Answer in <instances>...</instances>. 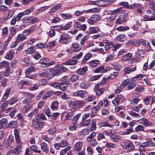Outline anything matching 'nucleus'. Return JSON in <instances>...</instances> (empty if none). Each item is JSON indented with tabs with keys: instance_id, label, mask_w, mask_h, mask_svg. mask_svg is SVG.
Segmentation results:
<instances>
[{
	"instance_id": "obj_61",
	"label": "nucleus",
	"mask_w": 155,
	"mask_h": 155,
	"mask_svg": "<svg viewBox=\"0 0 155 155\" xmlns=\"http://www.w3.org/2000/svg\"><path fill=\"white\" fill-rule=\"evenodd\" d=\"M153 100V97L151 96L147 97L144 100V102L145 104H147L149 102Z\"/></svg>"
},
{
	"instance_id": "obj_35",
	"label": "nucleus",
	"mask_w": 155,
	"mask_h": 155,
	"mask_svg": "<svg viewBox=\"0 0 155 155\" xmlns=\"http://www.w3.org/2000/svg\"><path fill=\"white\" fill-rule=\"evenodd\" d=\"M30 149L31 151H33L35 153L37 152L38 153H40L41 152V151L40 150H38L37 146L35 145L31 146Z\"/></svg>"
},
{
	"instance_id": "obj_1",
	"label": "nucleus",
	"mask_w": 155,
	"mask_h": 155,
	"mask_svg": "<svg viewBox=\"0 0 155 155\" xmlns=\"http://www.w3.org/2000/svg\"><path fill=\"white\" fill-rule=\"evenodd\" d=\"M133 78H128L124 81L120 85L119 87H118L114 91V93L117 94L119 93L122 89L126 86L129 84H130L128 86V89L130 90L134 88L136 85L135 80H133Z\"/></svg>"
},
{
	"instance_id": "obj_46",
	"label": "nucleus",
	"mask_w": 155,
	"mask_h": 155,
	"mask_svg": "<svg viewBox=\"0 0 155 155\" xmlns=\"http://www.w3.org/2000/svg\"><path fill=\"white\" fill-rule=\"evenodd\" d=\"M105 89L103 88L96 89V92L97 95L98 96H100L103 93Z\"/></svg>"
},
{
	"instance_id": "obj_52",
	"label": "nucleus",
	"mask_w": 155,
	"mask_h": 155,
	"mask_svg": "<svg viewBox=\"0 0 155 155\" xmlns=\"http://www.w3.org/2000/svg\"><path fill=\"white\" fill-rule=\"evenodd\" d=\"M11 68L10 67H8L6 69L4 73V76L5 77H9V74L11 73L10 70Z\"/></svg>"
},
{
	"instance_id": "obj_40",
	"label": "nucleus",
	"mask_w": 155,
	"mask_h": 155,
	"mask_svg": "<svg viewBox=\"0 0 155 155\" xmlns=\"http://www.w3.org/2000/svg\"><path fill=\"white\" fill-rule=\"evenodd\" d=\"M132 55L131 53H128L124 55L122 58L123 60L124 61H126L129 60L132 57Z\"/></svg>"
},
{
	"instance_id": "obj_47",
	"label": "nucleus",
	"mask_w": 155,
	"mask_h": 155,
	"mask_svg": "<svg viewBox=\"0 0 155 155\" xmlns=\"http://www.w3.org/2000/svg\"><path fill=\"white\" fill-rule=\"evenodd\" d=\"M22 94L23 95H24L25 97H28V98H31L32 97H33L34 96V94H33L26 92H23Z\"/></svg>"
},
{
	"instance_id": "obj_9",
	"label": "nucleus",
	"mask_w": 155,
	"mask_h": 155,
	"mask_svg": "<svg viewBox=\"0 0 155 155\" xmlns=\"http://www.w3.org/2000/svg\"><path fill=\"white\" fill-rule=\"evenodd\" d=\"M73 95L74 96H77L81 98L86 97L87 96V92L83 91H79L74 92Z\"/></svg>"
},
{
	"instance_id": "obj_28",
	"label": "nucleus",
	"mask_w": 155,
	"mask_h": 155,
	"mask_svg": "<svg viewBox=\"0 0 155 155\" xmlns=\"http://www.w3.org/2000/svg\"><path fill=\"white\" fill-rule=\"evenodd\" d=\"M96 5L101 6L106 5L107 3L105 0H98L96 1Z\"/></svg>"
},
{
	"instance_id": "obj_54",
	"label": "nucleus",
	"mask_w": 155,
	"mask_h": 155,
	"mask_svg": "<svg viewBox=\"0 0 155 155\" xmlns=\"http://www.w3.org/2000/svg\"><path fill=\"white\" fill-rule=\"evenodd\" d=\"M35 118H37L38 119H40L42 120H46V118L44 114H38L37 115Z\"/></svg>"
},
{
	"instance_id": "obj_19",
	"label": "nucleus",
	"mask_w": 155,
	"mask_h": 155,
	"mask_svg": "<svg viewBox=\"0 0 155 155\" xmlns=\"http://www.w3.org/2000/svg\"><path fill=\"white\" fill-rule=\"evenodd\" d=\"M22 147V146L17 145L13 150V153L14 154H18L21 152Z\"/></svg>"
},
{
	"instance_id": "obj_21",
	"label": "nucleus",
	"mask_w": 155,
	"mask_h": 155,
	"mask_svg": "<svg viewBox=\"0 0 155 155\" xmlns=\"http://www.w3.org/2000/svg\"><path fill=\"white\" fill-rule=\"evenodd\" d=\"M78 124L76 122H73L72 125H71L69 126L68 128L69 130L71 131H74L76 130Z\"/></svg>"
},
{
	"instance_id": "obj_36",
	"label": "nucleus",
	"mask_w": 155,
	"mask_h": 155,
	"mask_svg": "<svg viewBox=\"0 0 155 155\" xmlns=\"http://www.w3.org/2000/svg\"><path fill=\"white\" fill-rule=\"evenodd\" d=\"M31 108V106L28 104H26L22 109V111L23 113H26L29 111Z\"/></svg>"
},
{
	"instance_id": "obj_43",
	"label": "nucleus",
	"mask_w": 155,
	"mask_h": 155,
	"mask_svg": "<svg viewBox=\"0 0 155 155\" xmlns=\"http://www.w3.org/2000/svg\"><path fill=\"white\" fill-rule=\"evenodd\" d=\"M133 131V127H129V128L127 129L126 130L123 132L122 134L123 135H128L132 133Z\"/></svg>"
},
{
	"instance_id": "obj_25",
	"label": "nucleus",
	"mask_w": 155,
	"mask_h": 155,
	"mask_svg": "<svg viewBox=\"0 0 155 155\" xmlns=\"http://www.w3.org/2000/svg\"><path fill=\"white\" fill-rule=\"evenodd\" d=\"M144 54V51L141 49H138L136 53V56L138 58L143 57V55Z\"/></svg>"
},
{
	"instance_id": "obj_4",
	"label": "nucleus",
	"mask_w": 155,
	"mask_h": 155,
	"mask_svg": "<svg viewBox=\"0 0 155 155\" xmlns=\"http://www.w3.org/2000/svg\"><path fill=\"white\" fill-rule=\"evenodd\" d=\"M32 124L33 127L36 129H39L43 126V121L37 118H34L32 120Z\"/></svg>"
},
{
	"instance_id": "obj_51",
	"label": "nucleus",
	"mask_w": 155,
	"mask_h": 155,
	"mask_svg": "<svg viewBox=\"0 0 155 155\" xmlns=\"http://www.w3.org/2000/svg\"><path fill=\"white\" fill-rule=\"evenodd\" d=\"M100 110V107L99 106H95L93 107L91 109V112L92 114H94Z\"/></svg>"
},
{
	"instance_id": "obj_5",
	"label": "nucleus",
	"mask_w": 155,
	"mask_h": 155,
	"mask_svg": "<svg viewBox=\"0 0 155 155\" xmlns=\"http://www.w3.org/2000/svg\"><path fill=\"white\" fill-rule=\"evenodd\" d=\"M112 69L111 68L108 66L105 67L102 66L96 68L94 70V72L95 73H103L109 71Z\"/></svg>"
},
{
	"instance_id": "obj_60",
	"label": "nucleus",
	"mask_w": 155,
	"mask_h": 155,
	"mask_svg": "<svg viewBox=\"0 0 155 155\" xmlns=\"http://www.w3.org/2000/svg\"><path fill=\"white\" fill-rule=\"evenodd\" d=\"M89 134V131L86 129H84L82 130L80 133V135L84 136L88 134Z\"/></svg>"
},
{
	"instance_id": "obj_50",
	"label": "nucleus",
	"mask_w": 155,
	"mask_h": 155,
	"mask_svg": "<svg viewBox=\"0 0 155 155\" xmlns=\"http://www.w3.org/2000/svg\"><path fill=\"white\" fill-rule=\"evenodd\" d=\"M48 131L49 134L50 135H54L56 132L55 127H53L51 128Z\"/></svg>"
},
{
	"instance_id": "obj_38",
	"label": "nucleus",
	"mask_w": 155,
	"mask_h": 155,
	"mask_svg": "<svg viewBox=\"0 0 155 155\" xmlns=\"http://www.w3.org/2000/svg\"><path fill=\"white\" fill-rule=\"evenodd\" d=\"M96 135V133L95 132H92L90 135L86 139V142H89L91 140L94 138Z\"/></svg>"
},
{
	"instance_id": "obj_13",
	"label": "nucleus",
	"mask_w": 155,
	"mask_h": 155,
	"mask_svg": "<svg viewBox=\"0 0 155 155\" xmlns=\"http://www.w3.org/2000/svg\"><path fill=\"white\" fill-rule=\"evenodd\" d=\"M15 53V51L12 49L9 51V52L5 56V59L9 60H11L13 57V54Z\"/></svg>"
},
{
	"instance_id": "obj_16",
	"label": "nucleus",
	"mask_w": 155,
	"mask_h": 155,
	"mask_svg": "<svg viewBox=\"0 0 155 155\" xmlns=\"http://www.w3.org/2000/svg\"><path fill=\"white\" fill-rule=\"evenodd\" d=\"M18 125V122L15 121H12L7 125H5L6 127H11L12 128H15Z\"/></svg>"
},
{
	"instance_id": "obj_58",
	"label": "nucleus",
	"mask_w": 155,
	"mask_h": 155,
	"mask_svg": "<svg viewBox=\"0 0 155 155\" xmlns=\"http://www.w3.org/2000/svg\"><path fill=\"white\" fill-rule=\"evenodd\" d=\"M7 104L5 103L2 104L0 106V112H2L4 110H5L7 107Z\"/></svg>"
},
{
	"instance_id": "obj_30",
	"label": "nucleus",
	"mask_w": 155,
	"mask_h": 155,
	"mask_svg": "<svg viewBox=\"0 0 155 155\" xmlns=\"http://www.w3.org/2000/svg\"><path fill=\"white\" fill-rule=\"evenodd\" d=\"M35 51V47L30 46V48L26 50L25 52L27 54H31Z\"/></svg>"
},
{
	"instance_id": "obj_49",
	"label": "nucleus",
	"mask_w": 155,
	"mask_h": 155,
	"mask_svg": "<svg viewBox=\"0 0 155 155\" xmlns=\"http://www.w3.org/2000/svg\"><path fill=\"white\" fill-rule=\"evenodd\" d=\"M91 18L94 22L96 21H97L100 18V17L97 15H92L91 17Z\"/></svg>"
},
{
	"instance_id": "obj_6",
	"label": "nucleus",
	"mask_w": 155,
	"mask_h": 155,
	"mask_svg": "<svg viewBox=\"0 0 155 155\" xmlns=\"http://www.w3.org/2000/svg\"><path fill=\"white\" fill-rule=\"evenodd\" d=\"M125 99V98L121 95H118L112 101L113 104L115 106H116L119 104L121 101H124Z\"/></svg>"
},
{
	"instance_id": "obj_63",
	"label": "nucleus",
	"mask_w": 155,
	"mask_h": 155,
	"mask_svg": "<svg viewBox=\"0 0 155 155\" xmlns=\"http://www.w3.org/2000/svg\"><path fill=\"white\" fill-rule=\"evenodd\" d=\"M81 113H79L78 114L76 115L73 118L72 120L73 121V122H76L77 123V121L79 118L81 117Z\"/></svg>"
},
{
	"instance_id": "obj_42",
	"label": "nucleus",
	"mask_w": 155,
	"mask_h": 155,
	"mask_svg": "<svg viewBox=\"0 0 155 155\" xmlns=\"http://www.w3.org/2000/svg\"><path fill=\"white\" fill-rule=\"evenodd\" d=\"M58 67V70H61V71L62 72H65L68 70V68L64 67L63 65H58L57 66Z\"/></svg>"
},
{
	"instance_id": "obj_26",
	"label": "nucleus",
	"mask_w": 155,
	"mask_h": 155,
	"mask_svg": "<svg viewBox=\"0 0 155 155\" xmlns=\"http://www.w3.org/2000/svg\"><path fill=\"white\" fill-rule=\"evenodd\" d=\"M137 41L135 40H130L127 41L126 43V45H133L136 46Z\"/></svg>"
},
{
	"instance_id": "obj_7",
	"label": "nucleus",
	"mask_w": 155,
	"mask_h": 155,
	"mask_svg": "<svg viewBox=\"0 0 155 155\" xmlns=\"http://www.w3.org/2000/svg\"><path fill=\"white\" fill-rule=\"evenodd\" d=\"M82 147V142L79 141L76 143L74 145V153L76 154H78V152L81 150Z\"/></svg>"
},
{
	"instance_id": "obj_22",
	"label": "nucleus",
	"mask_w": 155,
	"mask_h": 155,
	"mask_svg": "<svg viewBox=\"0 0 155 155\" xmlns=\"http://www.w3.org/2000/svg\"><path fill=\"white\" fill-rule=\"evenodd\" d=\"M61 5L60 4H57L54 6L52 9H51L49 12L50 13L53 12L57 10L58 9L60 8L61 7Z\"/></svg>"
},
{
	"instance_id": "obj_44",
	"label": "nucleus",
	"mask_w": 155,
	"mask_h": 155,
	"mask_svg": "<svg viewBox=\"0 0 155 155\" xmlns=\"http://www.w3.org/2000/svg\"><path fill=\"white\" fill-rule=\"evenodd\" d=\"M61 15L64 19H70L72 18V15L70 14H62Z\"/></svg>"
},
{
	"instance_id": "obj_10",
	"label": "nucleus",
	"mask_w": 155,
	"mask_h": 155,
	"mask_svg": "<svg viewBox=\"0 0 155 155\" xmlns=\"http://www.w3.org/2000/svg\"><path fill=\"white\" fill-rule=\"evenodd\" d=\"M77 61L74 57L72 58L71 60H68L67 61L62 64L64 65H75L77 64Z\"/></svg>"
},
{
	"instance_id": "obj_45",
	"label": "nucleus",
	"mask_w": 155,
	"mask_h": 155,
	"mask_svg": "<svg viewBox=\"0 0 155 155\" xmlns=\"http://www.w3.org/2000/svg\"><path fill=\"white\" fill-rule=\"evenodd\" d=\"M18 99L19 98L17 97H12L10 99L9 104L10 105L14 104L18 101Z\"/></svg>"
},
{
	"instance_id": "obj_14",
	"label": "nucleus",
	"mask_w": 155,
	"mask_h": 155,
	"mask_svg": "<svg viewBox=\"0 0 155 155\" xmlns=\"http://www.w3.org/2000/svg\"><path fill=\"white\" fill-rule=\"evenodd\" d=\"M87 70V68L86 66L79 69L77 71V74L80 75H83L85 74V72Z\"/></svg>"
},
{
	"instance_id": "obj_59",
	"label": "nucleus",
	"mask_w": 155,
	"mask_h": 155,
	"mask_svg": "<svg viewBox=\"0 0 155 155\" xmlns=\"http://www.w3.org/2000/svg\"><path fill=\"white\" fill-rule=\"evenodd\" d=\"M75 110H72L69 111L68 112V115L69 118L70 120H71L72 117L75 114Z\"/></svg>"
},
{
	"instance_id": "obj_34",
	"label": "nucleus",
	"mask_w": 155,
	"mask_h": 155,
	"mask_svg": "<svg viewBox=\"0 0 155 155\" xmlns=\"http://www.w3.org/2000/svg\"><path fill=\"white\" fill-rule=\"evenodd\" d=\"M96 120L95 119L92 120L91 124L90 127V130L93 131L95 130L96 129Z\"/></svg>"
},
{
	"instance_id": "obj_48",
	"label": "nucleus",
	"mask_w": 155,
	"mask_h": 155,
	"mask_svg": "<svg viewBox=\"0 0 155 155\" xmlns=\"http://www.w3.org/2000/svg\"><path fill=\"white\" fill-rule=\"evenodd\" d=\"M91 55L90 54L88 53L84 57L82 61L83 63H85L86 62L89 60L91 57Z\"/></svg>"
},
{
	"instance_id": "obj_23",
	"label": "nucleus",
	"mask_w": 155,
	"mask_h": 155,
	"mask_svg": "<svg viewBox=\"0 0 155 155\" xmlns=\"http://www.w3.org/2000/svg\"><path fill=\"white\" fill-rule=\"evenodd\" d=\"M61 118L64 121L70 120L69 118L68 115V112H64L61 114Z\"/></svg>"
},
{
	"instance_id": "obj_8",
	"label": "nucleus",
	"mask_w": 155,
	"mask_h": 155,
	"mask_svg": "<svg viewBox=\"0 0 155 155\" xmlns=\"http://www.w3.org/2000/svg\"><path fill=\"white\" fill-rule=\"evenodd\" d=\"M137 122L140 124H143L146 126H151L152 123L148 120L143 118L138 120Z\"/></svg>"
},
{
	"instance_id": "obj_20",
	"label": "nucleus",
	"mask_w": 155,
	"mask_h": 155,
	"mask_svg": "<svg viewBox=\"0 0 155 155\" xmlns=\"http://www.w3.org/2000/svg\"><path fill=\"white\" fill-rule=\"evenodd\" d=\"M26 36L22 34H20L18 35L16 41L18 42H20L26 39Z\"/></svg>"
},
{
	"instance_id": "obj_17",
	"label": "nucleus",
	"mask_w": 155,
	"mask_h": 155,
	"mask_svg": "<svg viewBox=\"0 0 155 155\" xmlns=\"http://www.w3.org/2000/svg\"><path fill=\"white\" fill-rule=\"evenodd\" d=\"M41 148L42 150L45 152L46 153H48L49 152V149L47 147V145L45 142H43L41 144Z\"/></svg>"
},
{
	"instance_id": "obj_39",
	"label": "nucleus",
	"mask_w": 155,
	"mask_h": 155,
	"mask_svg": "<svg viewBox=\"0 0 155 155\" xmlns=\"http://www.w3.org/2000/svg\"><path fill=\"white\" fill-rule=\"evenodd\" d=\"M36 28V26H31L30 29L28 30H25L23 32L24 33H27L28 35H29L30 33L33 31Z\"/></svg>"
},
{
	"instance_id": "obj_15",
	"label": "nucleus",
	"mask_w": 155,
	"mask_h": 155,
	"mask_svg": "<svg viewBox=\"0 0 155 155\" xmlns=\"http://www.w3.org/2000/svg\"><path fill=\"white\" fill-rule=\"evenodd\" d=\"M100 64V61L97 60H94L90 61L89 64L93 68L96 67L98 65Z\"/></svg>"
},
{
	"instance_id": "obj_18",
	"label": "nucleus",
	"mask_w": 155,
	"mask_h": 155,
	"mask_svg": "<svg viewBox=\"0 0 155 155\" xmlns=\"http://www.w3.org/2000/svg\"><path fill=\"white\" fill-rule=\"evenodd\" d=\"M69 82H68L61 83L60 85V88L62 91H65L67 90L68 84Z\"/></svg>"
},
{
	"instance_id": "obj_55",
	"label": "nucleus",
	"mask_w": 155,
	"mask_h": 155,
	"mask_svg": "<svg viewBox=\"0 0 155 155\" xmlns=\"http://www.w3.org/2000/svg\"><path fill=\"white\" fill-rule=\"evenodd\" d=\"M105 146L107 148H116L117 146L116 144L112 143H107Z\"/></svg>"
},
{
	"instance_id": "obj_32",
	"label": "nucleus",
	"mask_w": 155,
	"mask_h": 155,
	"mask_svg": "<svg viewBox=\"0 0 155 155\" xmlns=\"http://www.w3.org/2000/svg\"><path fill=\"white\" fill-rule=\"evenodd\" d=\"M58 103L57 101L53 102L51 107V109L54 110H57L58 106Z\"/></svg>"
},
{
	"instance_id": "obj_11",
	"label": "nucleus",
	"mask_w": 155,
	"mask_h": 155,
	"mask_svg": "<svg viewBox=\"0 0 155 155\" xmlns=\"http://www.w3.org/2000/svg\"><path fill=\"white\" fill-rule=\"evenodd\" d=\"M62 72L61 71V70H58V69L56 70L55 69H51L49 72V74L52 77L54 76H57L61 74Z\"/></svg>"
},
{
	"instance_id": "obj_57",
	"label": "nucleus",
	"mask_w": 155,
	"mask_h": 155,
	"mask_svg": "<svg viewBox=\"0 0 155 155\" xmlns=\"http://www.w3.org/2000/svg\"><path fill=\"white\" fill-rule=\"evenodd\" d=\"M135 130L136 131H144L143 127L141 125H139L135 128Z\"/></svg>"
},
{
	"instance_id": "obj_27",
	"label": "nucleus",
	"mask_w": 155,
	"mask_h": 155,
	"mask_svg": "<svg viewBox=\"0 0 155 155\" xmlns=\"http://www.w3.org/2000/svg\"><path fill=\"white\" fill-rule=\"evenodd\" d=\"M129 28L128 26H120L116 28V30L120 31H124L129 29Z\"/></svg>"
},
{
	"instance_id": "obj_53",
	"label": "nucleus",
	"mask_w": 155,
	"mask_h": 155,
	"mask_svg": "<svg viewBox=\"0 0 155 155\" xmlns=\"http://www.w3.org/2000/svg\"><path fill=\"white\" fill-rule=\"evenodd\" d=\"M110 139L114 142H117L119 140V137L117 135H112L110 136Z\"/></svg>"
},
{
	"instance_id": "obj_37",
	"label": "nucleus",
	"mask_w": 155,
	"mask_h": 155,
	"mask_svg": "<svg viewBox=\"0 0 155 155\" xmlns=\"http://www.w3.org/2000/svg\"><path fill=\"white\" fill-rule=\"evenodd\" d=\"M99 125L100 127H112V125L109 124L108 122L107 121L100 123L99 124Z\"/></svg>"
},
{
	"instance_id": "obj_12",
	"label": "nucleus",
	"mask_w": 155,
	"mask_h": 155,
	"mask_svg": "<svg viewBox=\"0 0 155 155\" xmlns=\"http://www.w3.org/2000/svg\"><path fill=\"white\" fill-rule=\"evenodd\" d=\"M71 102V104L74 107H78L82 106L85 104V102L83 101H77L74 102Z\"/></svg>"
},
{
	"instance_id": "obj_31",
	"label": "nucleus",
	"mask_w": 155,
	"mask_h": 155,
	"mask_svg": "<svg viewBox=\"0 0 155 155\" xmlns=\"http://www.w3.org/2000/svg\"><path fill=\"white\" fill-rule=\"evenodd\" d=\"M70 38L69 35L67 34H64L61 35L59 41L62 42L63 40H65L69 39Z\"/></svg>"
},
{
	"instance_id": "obj_29",
	"label": "nucleus",
	"mask_w": 155,
	"mask_h": 155,
	"mask_svg": "<svg viewBox=\"0 0 155 155\" xmlns=\"http://www.w3.org/2000/svg\"><path fill=\"white\" fill-rule=\"evenodd\" d=\"M116 39L119 41L123 42L126 40V38L125 35H120L117 36Z\"/></svg>"
},
{
	"instance_id": "obj_2",
	"label": "nucleus",
	"mask_w": 155,
	"mask_h": 155,
	"mask_svg": "<svg viewBox=\"0 0 155 155\" xmlns=\"http://www.w3.org/2000/svg\"><path fill=\"white\" fill-rule=\"evenodd\" d=\"M39 63L43 68H46L54 64V62L51 61L50 62L49 59L48 58H43L40 60Z\"/></svg>"
},
{
	"instance_id": "obj_62",
	"label": "nucleus",
	"mask_w": 155,
	"mask_h": 155,
	"mask_svg": "<svg viewBox=\"0 0 155 155\" xmlns=\"http://www.w3.org/2000/svg\"><path fill=\"white\" fill-rule=\"evenodd\" d=\"M90 145L92 147H94L97 144V142L96 139H92L90 141Z\"/></svg>"
},
{
	"instance_id": "obj_41",
	"label": "nucleus",
	"mask_w": 155,
	"mask_h": 155,
	"mask_svg": "<svg viewBox=\"0 0 155 155\" xmlns=\"http://www.w3.org/2000/svg\"><path fill=\"white\" fill-rule=\"evenodd\" d=\"M90 124L91 120H87L81 123L80 125L82 127H86L88 126Z\"/></svg>"
},
{
	"instance_id": "obj_33",
	"label": "nucleus",
	"mask_w": 155,
	"mask_h": 155,
	"mask_svg": "<svg viewBox=\"0 0 155 155\" xmlns=\"http://www.w3.org/2000/svg\"><path fill=\"white\" fill-rule=\"evenodd\" d=\"M99 30V28L97 27L90 28V32L91 33H96Z\"/></svg>"
},
{
	"instance_id": "obj_64",
	"label": "nucleus",
	"mask_w": 155,
	"mask_h": 155,
	"mask_svg": "<svg viewBox=\"0 0 155 155\" xmlns=\"http://www.w3.org/2000/svg\"><path fill=\"white\" fill-rule=\"evenodd\" d=\"M0 64L2 68L8 67L9 65V63L6 61H3L0 63Z\"/></svg>"
},
{
	"instance_id": "obj_24",
	"label": "nucleus",
	"mask_w": 155,
	"mask_h": 155,
	"mask_svg": "<svg viewBox=\"0 0 155 155\" xmlns=\"http://www.w3.org/2000/svg\"><path fill=\"white\" fill-rule=\"evenodd\" d=\"M34 69L35 68L32 66L29 67L27 69L25 72V75H26V78H29V76H28L29 73L33 71Z\"/></svg>"
},
{
	"instance_id": "obj_3",
	"label": "nucleus",
	"mask_w": 155,
	"mask_h": 155,
	"mask_svg": "<svg viewBox=\"0 0 155 155\" xmlns=\"http://www.w3.org/2000/svg\"><path fill=\"white\" fill-rule=\"evenodd\" d=\"M121 144L123 148L127 150L129 152L133 151L134 148V144L130 141L123 142Z\"/></svg>"
},
{
	"instance_id": "obj_56",
	"label": "nucleus",
	"mask_w": 155,
	"mask_h": 155,
	"mask_svg": "<svg viewBox=\"0 0 155 155\" xmlns=\"http://www.w3.org/2000/svg\"><path fill=\"white\" fill-rule=\"evenodd\" d=\"M53 94V93L51 91H49L47 93H46L45 95H44L43 97V98L44 99H45L47 98H48Z\"/></svg>"
}]
</instances>
